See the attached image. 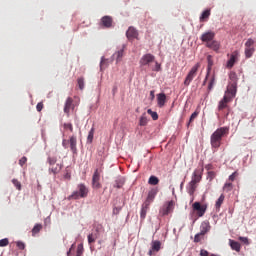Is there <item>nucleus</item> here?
Returning <instances> with one entry per match:
<instances>
[{"mask_svg":"<svg viewBox=\"0 0 256 256\" xmlns=\"http://www.w3.org/2000/svg\"><path fill=\"white\" fill-rule=\"evenodd\" d=\"M225 135H229V127H220L212 133L210 136L212 149H219V147H221V141H223Z\"/></svg>","mask_w":256,"mask_h":256,"instance_id":"nucleus-1","label":"nucleus"},{"mask_svg":"<svg viewBox=\"0 0 256 256\" xmlns=\"http://www.w3.org/2000/svg\"><path fill=\"white\" fill-rule=\"evenodd\" d=\"M76 191H74L70 196H68V201H73L77 199H85L89 195V188L85 184H78Z\"/></svg>","mask_w":256,"mask_h":256,"instance_id":"nucleus-2","label":"nucleus"},{"mask_svg":"<svg viewBox=\"0 0 256 256\" xmlns=\"http://www.w3.org/2000/svg\"><path fill=\"white\" fill-rule=\"evenodd\" d=\"M47 163L49 165L48 171L49 173H53V175H57L63 169V161L58 162L57 156H49Z\"/></svg>","mask_w":256,"mask_h":256,"instance_id":"nucleus-3","label":"nucleus"},{"mask_svg":"<svg viewBox=\"0 0 256 256\" xmlns=\"http://www.w3.org/2000/svg\"><path fill=\"white\" fill-rule=\"evenodd\" d=\"M207 212V205H201V202H194L192 205V214L191 217L193 219V214L195 213L194 221H197L199 217H203Z\"/></svg>","mask_w":256,"mask_h":256,"instance_id":"nucleus-4","label":"nucleus"},{"mask_svg":"<svg viewBox=\"0 0 256 256\" xmlns=\"http://www.w3.org/2000/svg\"><path fill=\"white\" fill-rule=\"evenodd\" d=\"M199 67H201V64L196 63L189 71L188 75L186 76V78L184 80V85L186 87H189V85H191V81H193V79H195V77H197V71H199Z\"/></svg>","mask_w":256,"mask_h":256,"instance_id":"nucleus-5","label":"nucleus"},{"mask_svg":"<svg viewBox=\"0 0 256 256\" xmlns=\"http://www.w3.org/2000/svg\"><path fill=\"white\" fill-rule=\"evenodd\" d=\"M255 40H253L252 38H249L246 42H245V57L246 59H251V57H253V54L255 53Z\"/></svg>","mask_w":256,"mask_h":256,"instance_id":"nucleus-6","label":"nucleus"},{"mask_svg":"<svg viewBox=\"0 0 256 256\" xmlns=\"http://www.w3.org/2000/svg\"><path fill=\"white\" fill-rule=\"evenodd\" d=\"M175 209V202L173 200L166 202L160 209L159 213L161 217H165L169 215V213H173Z\"/></svg>","mask_w":256,"mask_h":256,"instance_id":"nucleus-7","label":"nucleus"},{"mask_svg":"<svg viewBox=\"0 0 256 256\" xmlns=\"http://www.w3.org/2000/svg\"><path fill=\"white\" fill-rule=\"evenodd\" d=\"M101 173L102 171L97 168L92 176V187L93 189H101Z\"/></svg>","mask_w":256,"mask_h":256,"instance_id":"nucleus-8","label":"nucleus"},{"mask_svg":"<svg viewBox=\"0 0 256 256\" xmlns=\"http://www.w3.org/2000/svg\"><path fill=\"white\" fill-rule=\"evenodd\" d=\"M201 173H203V169L194 171L192 180L190 182V188L192 191H195L197 183L201 181Z\"/></svg>","mask_w":256,"mask_h":256,"instance_id":"nucleus-9","label":"nucleus"},{"mask_svg":"<svg viewBox=\"0 0 256 256\" xmlns=\"http://www.w3.org/2000/svg\"><path fill=\"white\" fill-rule=\"evenodd\" d=\"M150 63H155V56L153 54H145L141 57L139 61L141 67H145Z\"/></svg>","mask_w":256,"mask_h":256,"instance_id":"nucleus-10","label":"nucleus"},{"mask_svg":"<svg viewBox=\"0 0 256 256\" xmlns=\"http://www.w3.org/2000/svg\"><path fill=\"white\" fill-rule=\"evenodd\" d=\"M200 40L202 43H205L206 45L207 43H211L212 41L215 40V32L213 31L204 32L201 35Z\"/></svg>","mask_w":256,"mask_h":256,"instance_id":"nucleus-11","label":"nucleus"},{"mask_svg":"<svg viewBox=\"0 0 256 256\" xmlns=\"http://www.w3.org/2000/svg\"><path fill=\"white\" fill-rule=\"evenodd\" d=\"M161 251V241L159 240H154L151 242V248L148 251V255L152 256L155 255V253H159Z\"/></svg>","mask_w":256,"mask_h":256,"instance_id":"nucleus-12","label":"nucleus"},{"mask_svg":"<svg viewBox=\"0 0 256 256\" xmlns=\"http://www.w3.org/2000/svg\"><path fill=\"white\" fill-rule=\"evenodd\" d=\"M100 25L105 29H111V27H113V17L103 16L100 20Z\"/></svg>","mask_w":256,"mask_h":256,"instance_id":"nucleus-13","label":"nucleus"},{"mask_svg":"<svg viewBox=\"0 0 256 256\" xmlns=\"http://www.w3.org/2000/svg\"><path fill=\"white\" fill-rule=\"evenodd\" d=\"M238 57H239V51H234L231 54L230 59L227 61V64H226L227 69H232L235 63H237Z\"/></svg>","mask_w":256,"mask_h":256,"instance_id":"nucleus-14","label":"nucleus"},{"mask_svg":"<svg viewBox=\"0 0 256 256\" xmlns=\"http://www.w3.org/2000/svg\"><path fill=\"white\" fill-rule=\"evenodd\" d=\"M225 95H228L230 99L235 97V95H237V84L229 83L227 87V91L225 92Z\"/></svg>","mask_w":256,"mask_h":256,"instance_id":"nucleus-15","label":"nucleus"},{"mask_svg":"<svg viewBox=\"0 0 256 256\" xmlns=\"http://www.w3.org/2000/svg\"><path fill=\"white\" fill-rule=\"evenodd\" d=\"M126 37L127 39H137V37H139V32L135 27L130 26L126 32Z\"/></svg>","mask_w":256,"mask_h":256,"instance_id":"nucleus-16","label":"nucleus"},{"mask_svg":"<svg viewBox=\"0 0 256 256\" xmlns=\"http://www.w3.org/2000/svg\"><path fill=\"white\" fill-rule=\"evenodd\" d=\"M211 231V224L209 221H204L200 226V235H207Z\"/></svg>","mask_w":256,"mask_h":256,"instance_id":"nucleus-17","label":"nucleus"},{"mask_svg":"<svg viewBox=\"0 0 256 256\" xmlns=\"http://www.w3.org/2000/svg\"><path fill=\"white\" fill-rule=\"evenodd\" d=\"M231 97L229 95H224L223 99L219 102L218 110L223 111V109H227V103H230Z\"/></svg>","mask_w":256,"mask_h":256,"instance_id":"nucleus-18","label":"nucleus"},{"mask_svg":"<svg viewBox=\"0 0 256 256\" xmlns=\"http://www.w3.org/2000/svg\"><path fill=\"white\" fill-rule=\"evenodd\" d=\"M71 109H75V106L73 105V98L68 97L65 102L64 113L69 115V113L71 112Z\"/></svg>","mask_w":256,"mask_h":256,"instance_id":"nucleus-19","label":"nucleus"},{"mask_svg":"<svg viewBox=\"0 0 256 256\" xmlns=\"http://www.w3.org/2000/svg\"><path fill=\"white\" fill-rule=\"evenodd\" d=\"M208 49H212V51H219L221 49V43L217 40H212L211 42L205 44Z\"/></svg>","mask_w":256,"mask_h":256,"instance_id":"nucleus-20","label":"nucleus"},{"mask_svg":"<svg viewBox=\"0 0 256 256\" xmlns=\"http://www.w3.org/2000/svg\"><path fill=\"white\" fill-rule=\"evenodd\" d=\"M157 103L158 107H165V103H167V96L165 93L157 94Z\"/></svg>","mask_w":256,"mask_h":256,"instance_id":"nucleus-21","label":"nucleus"},{"mask_svg":"<svg viewBox=\"0 0 256 256\" xmlns=\"http://www.w3.org/2000/svg\"><path fill=\"white\" fill-rule=\"evenodd\" d=\"M70 149L74 155H77V137L71 136L69 139Z\"/></svg>","mask_w":256,"mask_h":256,"instance_id":"nucleus-22","label":"nucleus"},{"mask_svg":"<svg viewBox=\"0 0 256 256\" xmlns=\"http://www.w3.org/2000/svg\"><path fill=\"white\" fill-rule=\"evenodd\" d=\"M157 196V190L152 189L148 192V196L147 199L144 203H148V205H151V203H153V200L155 199V197Z\"/></svg>","mask_w":256,"mask_h":256,"instance_id":"nucleus-23","label":"nucleus"},{"mask_svg":"<svg viewBox=\"0 0 256 256\" xmlns=\"http://www.w3.org/2000/svg\"><path fill=\"white\" fill-rule=\"evenodd\" d=\"M207 77L206 79H209V76L211 75V69H213V56L208 55L207 56Z\"/></svg>","mask_w":256,"mask_h":256,"instance_id":"nucleus-24","label":"nucleus"},{"mask_svg":"<svg viewBox=\"0 0 256 256\" xmlns=\"http://www.w3.org/2000/svg\"><path fill=\"white\" fill-rule=\"evenodd\" d=\"M229 244L233 251H237V253H239V251H241V244L239 242L230 239Z\"/></svg>","mask_w":256,"mask_h":256,"instance_id":"nucleus-25","label":"nucleus"},{"mask_svg":"<svg viewBox=\"0 0 256 256\" xmlns=\"http://www.w3.org/2000/svg\"><path fill=\"white\" fill-rule=\"evenodd\" d=\"M147 211H149V203L142 204L140 217L141 219H145L147 217Z\"/></svg>","mask_w":256,"mask_h":256,"instance_id":"nucleus-26","label":"nucleus"},{"mask_svg":"<svg viewBox=\"0 0 256 256\" xmlns=\"http://www.w3.org/2000/svg\"><path fill=\"white\" fill-rule=\"evenodd\" d=\"M147 123H149V119L147 118V114L143 113L139 119V126L147 127Z\"/></svg>","mask_w":256,"mask_h":256,"instance_id":"nucleus-27","label":"nucleus"},{"mask_svg":"<svg viewBox=\"0 0 256 256\" xmlns=\"http://www.w3.org/2000/svg\"><path fill=\"white\" fill-rule=\"evenodd\" d=\"M225 201V195L221 194L220 197L217 199L215 203V209L216 211L221 210V206L223 205V202Z\"/></svg>","mask_w":256,"mask_h":256,"instance_id":"nucleus-28","label":"nucleus"},{"mask_svg":"<svg viewBox=\"0 0 256 256\" xmlns=\"http://www.w3.org/2000/svg\"><path fill=\"white\" fill-rule=\"evenodd\" d=\"M208 79H209L208 91H212L213 87H215V73L210 74Z\"/></svg>","mask_w":256,"mask_h":256,"instance_id":"nucleus-29","label":"nucleus"},{"mask_svg":"<svg viewBox=\"0 0 256 256\" xmlns=\"http://www.w3.org/2000/svg\"><path fill=\"white\" fill-rule=\"evenodd\" d=\"M209 17H211V10L203 11L200 16V22L204 23V21H207V19H209Z\"/></svg>","mask_w":256,"mask_h":256,"instance_id":"nucleus-30","label":"nucleus"},{"mask_svg":"<svg viewBox=\"0 0 256 256\" xmlns=\"http://www.w3.org/2000/svg\"><path fill=\"white\" fill-rule=\"evenodd\" d=\"M95 136V127L93 126L89 133H88V137H87V143L91 144L93 143V137Z\"/></svg>","mask_w":256,"mask_h":256,"instance_id":"nucleus-31","label":"nucleus"},{"mask_svg":"<svg viewBox=\"0 0 256 256\" xmlns=\"http://www.w3.org/2000/svg\"><path fill=\"white\" fill-rule=\"evenodd\" d=\"M229 79H230V83L237 85V81H238L237 73L230 72Z\"/></svg>","mask_w":256,"mask_h":256,"instance_id":"nucleus-32","label":"nucleus"},{"mask_svg":"<svg viewBox=\"0 0 256 256\" xmlns=\"http://www.w3.org/2000/svg\"><path fill=\"white\" fill-rule=\"evenodd\" d=\"M43 229V225L41 224H36L33 229H32V235L33 237H35V235H37V233H39L41 230Z\"/></svg>","mask_w":256,"mask_h":256,"instance_id":"nucleus-33","label":"nucleus"},{"mask_svg":"<svg viewBox=\"0 0 256 256\" xmlns=\"http://www.w3.org/2000/svg\"><path fill=\"white\" fill-rule=\"evenodd\" d=\"M148 183L149 185H159V178L156 176H150Z\"/></svg>","mask_w":256,"mask_h":256,"instance_id":"nucleus-34","label":"nucleus"},{"mask_svg":"<svg viewBox=\"0 0 256 256\" xmlns=\"http://www.w3.org/2000/svg\"><path fill=\"white\" fill-rule=\"evenodd\" d=\"M197 117H199V111H195L194 113L191 114L189 122H188V126L191 125V123H193V121H195V119H197Z\"/></svg>","mask_w":256,"mask_h":256,"instance_id":"nucleus-35","label":"nucleus"},{"mask_svg":"<svg viewBox=\"0 0 256 256\" xmlns=\"http://www.w3.org/2000/svg\"><path fill=\"white\" fill-rule=\"evenodd\" d=\"M77 83H78L79 89L83 91L85 89V79H83V77L78 78Z\"/></svg>","mask_w":256,"mask_h":256,"instance_id":"nucleus-36","label":"nucleus"},{"mask_svg":"<svg viewBox=\"0 0 256 256\" xmlns=\"http://www.w3.org/2000/svg\"><path fill=\"white\" fill-rule=\"evenodd\" d=\"M147 113L148 115H151L153 121H157V119H159V114H157V112H153V110L148 109Z\"/></svg>","mask_w":256,"mask_h":256,"instance_id":"nucleus-37","label":"nucleus"},{"mask_svg":"<svg viewBox=\"0 0 256 256\" xmlns=\"http://www.w3.org/2000/svg\"><path fill=\"white\" fill-rule=\"evenodd\" d=\"M233 189V183L228 182L224 184L223 190L229 193Z\"/></svg>","mask_w":256,"mask_h":256,"instance_id":"nucleus-38","label":"nucleus"},{"mask_svg":"<svg viewBox=\"0 0 256 256\" xmlns=\"http://www.w3.org/2000/svg\"><path fill=\"white\" fill-rule=\"evenodd\" d=\"M63 127L65 131H70V133H73V124L72 123H64Z\"/></svg>","mask_w":256,"mask_h":256,"instance_id":"nucleus-39","label":"nucleus"},{"mask_svg":"<svg viewBox=\"0 0 256 256\" xmlns=\"http://www.w3.org/2000/svg\"><path fill=\"white\" fill-rule=\"evenodd\" d=\"M204 236H205V235H204V234H201V232L198 233V234H196V235L194 236V243H200V241L203 239Z\"/></svg>","mask_w":256,"mask_h":256,"instance_id":"nucleus-40","label":"nucleus"},{"mask_svg":"<svg viewBox=\"0 0 256 256\" xmlns=\"http://www.w3.org/2000/svg\"><path fill=\"white\" fill-rule=\"evenodd\" d=\"M114 55H116V61H117V63H119V61H121V59H123V50H119Z\"/></svg>","mask_w":256,"mask_h":256,"instance_id":"nucleus-41","label":"nucleus"},{"mask_svg":"<svg viewBox=\"0 0 256 256\" xmlns=\"http://www.w3.org/2000/svg\"><path fill=\"white\" fill-rule=\"evenodd\" d=\"M83 251H84V249H83V244H79V245L77 246L76 256H82V255H83Z\"/></svg>","mask_w":256,"mask_h":256,"instance_id":"nucleus-42","label":"nucleus"},{"mask_svg":"<svg viewBox=\"0 0 256 256\" xmlns=\"http://www.w3.org/2000/svg\"><path fill=\"white\" fill-rule=\"evenodd\" d=\"M12 183L16 187V189H18V191H21V182H19V180L13 179Z\"/></svg>","mask_w":256,"mask_h":256,"instance_id":"nucleus-43","label":"nucleus"},{"mask_svg":"<svg viewBox=\"0 0 256 256\" xmlns=\"http://www.w3.org/2000/svg\"><path fill=\"white\" fill-rule=\"evenodd\" d=\"M9 245V239L4 238L0 240V247H7Z\"/></svg>","mask_w":256,"mask_h":256,"instance_id":"nucleus-44","label":"nucleus"},{"mask_svg":"<svg viewBox=\"0 0 256 256\" xmlns=\"http://www.w3.org/2000/svg\"><path fill=\"white\" fill-rule=\"evenodd\" d=\"M237 177H239V173L237 171H235L234 173H232L229 176V181H235V179H237Z\"/></svg>","mask_w":256,"mask_h":256,"instance_id":"nucleus-45","label":"nucleus"},{"mask_svg":"<svg viewBox=\"0 0 256 256\" xmlns=\"http://www.w3.org/2000/svg\"><path fill=\"white\" fill-rule=\"evenodd\" d=\"M238 239H239V241H241L245 245H249V238L240 236Z\"/></svg>","mask_w":256,"mask_h":256,"instance_id":"nucleus-46","label":"nucleus"},{"mask_svg":"<svg viewBox=\"0 0 256 256\" xmlns=\"http://www.w3.org/2000/svg\"><path fill=\"white\" fill-rule=\"evenodd\" d=\"M97 241V238L93 237V235L89 234L88 235V243L91 245V243H95Z\"/></svg>","mask_w":256,"mask_h":256,"instance_id":"nucleus-47","label":"nucleus"},{"mask_svg":"<svg viewBox=\"0 0 256 256\" xmlns=\"http://www.w3.org/2000/svg\"><path fill=\"white\" fill-rule=\"evenodd\" d=\"M152 71H156V72L161 71V64H159V62H155V67L152 68Z\"/></svg>","mask_w":256,"mask_h":256,"instance_id":"nucleus-48","label":"nucleus"},{"mask_svg":"<svg viewBox=\"0 0 256 256\" xmlns=\"http://www.w3.org/2000/svg\"><path fill=\"white\" fill-rule=\"evenodd\" d=\"M25 163H27V157L23 156L20 160H19V165L21 167H23V165H25Z\"/></svg>","mask_w":256,"mask_h":256,"instance_id":"nucleus-49","label":"nucleus"},{"mask_svg":"<svg viewBox=\"0 0 256 256\" xmlns=\"http://www.w3.org/2000/svg\"><path fill=\"white\" fill-rule=\"evenodd\" d=\"M114 187H116L117 189H121V187H123V182L116 180Z\"/></svg>","mask_w":256,"mask_h":256,"instance_id":"nucleus-50","label":"nucleus"},{"mask_svg":"<svg viewBox=\"0 0 256 256\" xmlns=\"http://www.w3.org/2000/svg\"><path fill=\"white\" fill-rule=\"evenodd\" d=\"M43 102H40L36 105V109L37 111L40 113V111H43Z\"/></svg>","mask_w":256,"mask_h":256,"instance_id":"nucleus-51","label":"nucleus"},{"mask_svg":"<svg viewBox=\"0 0 256 256\" xmlns=\"http://www.w3.org/2000/svg\"><path fill=\"white\" fill-rule=\"evenodd\" d=\"M16 245H17L18 249H21V250L25 249V243H23V242H17Z\"/></svg>","mask_w":256,"mask_h":256,"instance_id":"nucleus-52","label":"nucleus"},{"mask_svg":"<svg viewBox=\"0 0 256 256\" xmlns=\"http://www.w3.org/2000/svg\"><path fill=\"white\" fill-rule=\"evenodd\" d=\"M90 235H92V237H94V239H99V232L97 230L95 233H91Z\"/></svg>","mask_w":256,"mask_h":256,"instance_id":"nucleus-53","label":"nucleus"},{"mask_svg":"<svg viewBox=\"0 0 256 256\" xmlns=\"http://www.w3.org/2000/svg\"><path fill=\"white\" fill-rule=\"evenodd\" d=\"M208 177H210V179H214L215 178V172H213V171L208 172Z\"/></svg>","mask_w":256,"mask_h":256,"instance_id":"nucleus-54","label":"nucleus"},{"mask_svg":"<svg viewBox=\"0 0 256 256\" xmlns=\"http://www.w3.org/2000/svg\"><path fill=\"white\" fill-rule=\"evenodd\" d=\"M104 65H105V58L102 57L101 62H100V69H103Z\"/></svg>","mask_w":256,"mask_h":256,"instance_id":"nucleus-55","label":"nucleus"},{"mask_svg":"<svg viewBox=\"0 0 256 256\" xmlns=\"http://www.w3.org/2000/svg\"><path fill=\"white\" fill-rule=\"evenodd\" d=\"M151 100L155 99V90L150 91Z\"/></svg>","mask_w":256,"mask_h":256,"instance_id":"nucleus-56","label":"nucleus"},{"mask_svg":"<svg viewBox=\"0 0 256 256\" xmlns=\"http://www.w3.org/2000/svg\"><path fill=\"white\" fill-rule=\"evenodd\" d=\"M207 81H209V78H207V74H206V77H205L202 85L203 86L207 85Z\"/></svg>","mask_w":256,"mask_h":256,"instance_id":"nucleus-57","label":"nucleus"},{"mask_svg":"<svg viewBox=\"0 0 256 256\" xmlns=\"http://www.w3.org/2000/svg\"><path fill=\"white\" fill-rule=\"evenodd\" d=\"M64 177H65V179H71V174L66 173Z\"/></svg>","mask_w":256,"mask_h":256,"instance_id":"nucleus-58","label":"nucleus"},{"mask_svg":"<svg viewBox=\"0 0 256 256\" xmlns=\"http://www.w3.org/2000/svg\"><path fill=\"white\" fill-rule=\"evenodd\" d=\"M75 247V244H72L70 250L68 251L67 255L69 256L71 254V250Z\"/></svg>","mask_w":256,"mask_h":256,"instance_id":"nucleus-59","label":"nucleus"},{"mask_svg":"<svg viewBox=\"0 0 256 256\" xmlns=\"http://www.w3.org/2000/svg\"><path fill=\"white\" fill-rule=\"evenodd\" d=\"M62 145H63V147H65V145H66L65 140H63Z\"/></svg>","mask_w":256,"mask_h":256,"instance_id":"nucleus-60","label":"nucleus"},{"mask_svg":"<svg viewBox=\"0 0 256 256\" xmlns=\"http://www.w3.org/2000/svg\"><path fill=\"white\" fill-rule=\"evenodd\" d=\"M228 116H229V113L226 114V117H228Z\"/></svg>","mask_w":256,"mask_h":256,"instance_id":"nucleus-61","label":"nucleus"}]
</instances>
